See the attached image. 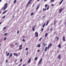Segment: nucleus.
<instances>
[{"label":"nucleus","mask_w":66,"mask_h":66,"mask_svg":"<svg viewBox=\"0 0 66 66\" xmlns=\"http://www.w3.org/2000/svg\"><path fill=\"white\" fill-rule=\"evenodd\" d=\"M22 45H20L19 46V48L21 47H22Z\"/></svg>","instance_id":"c85d7f7f"},{"label":"nucleus","mask_w":66,"mask_h":66,"mask_svg":"<svg viewBox=\"0 0 66 66\" xmlns=\"http://www.w3.org/2000/svg\"><path fill=\"white\" fill-rule=\"evenodd\" d=\"M7 11V10H6L4 12H3L2 13V14H4L6 12V11Z\"/></svg>","instance_id":"f3484780"},{"label":"nucleus","mask_w":66,"mask_h":66,"mask_svg":"<svg viewBox=\"0 0 66 66\" xmlns=\"http://www.w3.org/2000/svg\"><path fill=\"white\" fill-rule=\"evenodd\" d=\"M62 3V2H61L59 4V5H61V4Z\"/></svg>","instance_id":"864d4df0"},{"label":"nucleus","mask_w":66,"mask_h":66,"mask_svg":"<svg viewBox=\"0 0 66 66\" xmlns=\"http://www.w3.org/2000/svg\"><path fill=\"white\" fill-rule=\"evenodd\" d=\"M59 12L60 13L62 12V11H63V8H61L60 9H59Z\"/></svg>","instance_id":"1a4fd4ad"},{"label":"nucleus","mask_w":66,"mask_h":66,"mask_svg":"<svg viewBox=\"0 0 66 66\" xmlns=\"http://www.w3.org/2000/svg\"><path fill=\"white\" fill-rule=\"evenodd\" d=\"M48 6V5L46 4H45V7L46 8Z\"/></svg>","instance_id":"a878e982"},{"label":"nucleus","mask_w":66,"mask_h":66,"mask_svg":"<svg viewBox=\"0 0 66 66\" xmlns=\"http://www.w3.org/2000/svg\"><path fill=\"white\" fill-rule=\"evenodd\" d=\"M6 39V37H5L4 39V40L5 41Z\"/></svg>","instance_id":"c03bdc74"},{"label":"nucleus","mask_w":66,"mask_h":66,"mask_svg":"<svg viewBox=\"0 0 66 66\" xmlns=\"http://www.w3.org/2000/svg\"><path fill=\"white\" fill-rule=\"evenodd\" d=\"M28 50V48H26L25 49V50H26V51H27V50Z\"/></svg>","instance_id":"c9c22d12"},{"label":"nucleus","mask_w":66,"mask_h":66,"mask_svg":"<svg viewBox=\"0 0 66 66\" xmlns=\"http://www.w3.org/2000/svg\"><path fill=\"white\" fill-rule=\"evenodd\" d=\"M59 50H58L57 51V53H59Z\"/></svg>","instance_id":"3c124183"},{"label":"nucleus","mask_w":66,"mask_h":66,"mask_svg":"<svg viewBox=\"0 0 66 66\" xmlns=\"http://www.w3.org/2000/svg\"><path fill=\"white\" fill-rule=\"evenodd\" d=\"M54 5V4H52L51 5V6H53Z\"/></svg>","instance_id":"5fc2aeb1"},{"label":"nucleus","mask_w":66,"mask_h":66,"mask_svg":"<svg viewBox=\"0 0 66 66\" xmlns=\"http://www.w3.org/2000/svg\"><path fill=\"white\" fill-rule=\"evenodd\" d=\"M54 25H55L56 24V21H54Z\"/></svg>","instance_id":"dca6fc26"},{"label":"nucleus","mask_w":66,"mask_h":66,"mask_svg":"<svg viewBox=\"0 0 66 66\" xmlns=\"http://www.w3.org/2000/svg\"><path fill=\"white\" fill-rule=\"evenodd\" d=\"M13 45L12 44H11V48H12L13 47Z\"/></svg>","instance_id":"58836bf2"},{"label":"nucleus","mask_w":66,"mask_h":66,"mask_svg":"<svg viewBox=\"0 0 66 66\" xmlns=\"http://www.w3.org/2000/svg\"><path fill=\"white\" fill-rule=\"evenodd\" d=\"M33 14H34L33 13H32L31 14V16H32L33 15Z\"/></svg>","instance_id":"37998d69"},{"label":"nucleus","mask_w":66,"mask_h":66,"mask_svg":"<svg viewBox=\"0 0 66 66\" xmlns=\"http://www.w3.org/2000/svg\"><path fill=\"white\" fill-rule=\"evenodd\" d=\"M28 51H27V52H26V55H28Z\"/></svg>","instance_id":"e433bc0d"},{"label":"nucleus","mask_w":66,"mask_h":66,"mask_svg":"<svg viewBox=\"0 0 66 66\" xmlns=\"http://www.w3.org/2000/svg\"><path fill=\"white\" fill-rule=\"evenodd\" d=\"M49 47H50V46H48L47 48V49H49Z\"/></svg>","instance_id":"8fccbe9b"},{"label":"nucleus","mask_w":66,"mask_h":66,"mask_svg":"<svg viewBox=\"0 0 66 66\" xmlns=\"http://www.w3.org/2000/svg\"><path fill=\"white\" fill-rule=\"evenodd\" d=\"M37 59H38V58L37 57H36L35 59V61H36Z\"/></svg>","instance_id":"393cba45"},{"label":"nucleus","mask_w":66,"mask_h":66,"mask_svg":"<svg viewBox=\"0 0 66 66\" xmlns=\"http://www.w3.org/2000/svg\"><path fill=\"white\" fill-rule=\"evenodd\" d=\"M22 47L20 48H19V49H20V50H21L22 49Z\"/></svg>","instance_id":"09e8293b"},{"label":"nucleus","mask_w":66,"mask_h":66,"mask_svg":"<svg viewBox=\"0 0 66 66\" xmlns=\"http://www.w3.org/2000/svg\"><path fill=\"white\" fill-rule=\"evenodd\" d=\"M35 5V4H33V5H32V7H34V6Z\"/></svg>","instance_id":"49530a36"},{"label":"nucleus","mask_w":66,"mask_h":66,"mask_svg":"<svg viewBox=\"0 0 66 66\" xmlns=\"http://www.w3.org/2000/svg\"><path fill=\"white\" fill-rule=\"evenodd\" d=\"M56 38H57V39H56V40L57 41V40H59V37H56Z\"/></svg>","instance_id":"5701e85b"},{"label":"nucleus","mask_w":66,"mask_h":66,"mask_svg":"<svg viewBox=\"0 0 66 66\" xmlns=\"http://www.w3.org/2000/svg\"><path fill=\"white\" fill-rule=\"evenodd\" d=\"M62 39L63 40V41H64V42H65V37L63 36L62 38Z\"/></svg>","instance_id":"f8f14e48"},{"label":"nucleus","mask_w":66,"mask_h":66,"mask_svg":"<svg viewBox=\"0 0 66 66\" xmlns=\"http://www.w3.org/2000/svg\"><path fill=\"white\" fill-rule=\"evenodd\" d=\"M19 30H18L17 31V33H19Z\"/></svg>","instance_id":"bf43d9fd"},{"label":"nucleus","mask_w":66,"mask_h":66,"mask_svg":"<svg viewBox=\"0 0 66 66\" xmlns=\"http://www.w3.org/2000/svg\"><path fill=\"white\" fill-rule=\"evenodd\" d=\"M49 6H48L47 7V8L46 9L47 10H49Z\"/></svg>","instance_id":"4c0bfd02"},{"label":"nucleus","mask_w":66,"mask_h":66,"mask_svg":"<svg viewBox=\"0 0 66 66\" xmlns=\"http://www.w3.org/2000/svg\"><path fill=\"white\" fill-rule=\"evenodd\" d=\"M52 31H53V28H51V30H50V31H51V32H52Z\"/></svg>","instance_id":"473e14b6"},{"label":"nucleus","mask_w":66,"mask_h":66,"mask_svg":"<svg viewBox=\"0 0 66 66\" xmlns=\"http://www.w3.org/2000/svg\"><path fill=\"white\" fill-rule=\"evenodd\" d=\"M51 1H52V2H54V1H55V0H51Z\"/></svg>","instance_id":"79ce46f5"},{"label":"nucleus","mask_w":66,"mask_h":66,"mask_svg":"<svg viewBox=\"0 0 66 66\" xmlns=\"http://www.w3.org/2000/svg\"><path fill=\"white\" fill-rule=\"evenodd\" d=\"M42 39V38H40L39 39V41H41V40Z\"/></svg>","instance_id":"f704fd0d"},{"label":"nucleus","mask_w":66,"mask_h":66,"mask_svg":"<svg viewBox=\"0 0 66 66\" xmlns=\"http://www.w3.org/2000/svg\"><path fill=\"white\" fill-rule=\"evenodd\" d=\"M43 60V57H41L39 61V62H38V65H40L41 63H42V60Z\"/></svg>","instance_id":"f03ea898"},{"label":"nucleus","mask_w":66,"mask_h":66,"mask_svg":"<svg viewBox=\"0 0 66 66\" xmlns=\"http://www.w3.org/2000/svg\"><path fill=\"white\" fill-rule=\"evenodd\" d=\"M61 57V55L60 54H59V55L58 56V58H59V59H61V58H60Z\"/></svg>","instance_id":"9b49d317"},{"label":"nucleus","mask_w":66,"mask_h":66,"mask_svg":"<svg viewBox=\"0 0 66 66\" xmlns=\"http://www.w3.org/2000/svg\"><path fill=\"white\" fill-rule=\"evenodd\" d=\"M45 53V52H44L43 53V55H44V53Z\"/></svg>","instance_id":"0e129e2a"},{"label":"nucleus","mask_w":66,"mask_h":66,"mask_svg":"<svg viewBox=\"0 0 66 66\" xmlns=\"http://www.w3.org/2000/svg\"><path fill=\"white\" fill-rule=\"evenodd\" d=\"M15 16V15H14L13 16V18H14V16Z\"/></svg>","instance_id":"69168bd1"},{"label":"nucleus","mask_w":66,"mask_h":66,"mask_svg":"<svg viewBox=\"0 0 66 66\" xmlns=\"http://www.w3.org/2000/svg\"><path fill=\"white\" fill-rule=\"evenodd\" d=\"M5 17V15H4L2 18H4Z\"/></svg>","instance_id":"a18cd8bd"},{"label":"nucleus","mask_w":66,"mask_h":66,"mask_svg":"<svg viewBox=\"0 0 66 66\" xmlns=\"http://www.w3.org/2000/svg\"><path fill=\"white\" fill-rule=\"evenodd\" d=\"M49 23V21H47L46 22V26H47L48 24Z\"/></svg>","instance_id":"aec40b11"},{"label":"nucleus","mask_w":66,"mask_h":66,"mask_svg":"<svg viewBox=\"0 0 66 66\" xmlns=\"http://www.w3.org/2000/svg\"><path fill=\"white\" fill-rule=\"evenodd\" d=\"M26 66V64H24L22 65V66Z\"/></svg>","instance_id":"603ef678"},{"label":"nucleus","mask_w":66,"mask_h":66,"mask_svg":"<svg viewBox=\"0 0 66 66\" xmlns=\"http://www.w3.org/2000/svg\"><path fill=\"white\" fill-rule=\"evenodd\" d=\"M12 53H11L10 54L9 56V58L10 59V58L12 56Z\"/></svg>","instance_id":"0eeeda50"},{"label":"nucleus","mask_w":66,"mask_h":66,"mask_svg":"<svg viewBox=\"0 0 66 66\" xmlns=\"http://www.w3.org/2000/svg\"><path fill=\"white\" fill-rule=\"evenodd\" d=\"M13 55L14 56H16L17 57L18 56V55H18V54L16 53H13Z\"/></svg>","instance_id":"39448f33"},{"label":"nucleus","mask_w":66,"mask_h":66,"mask_svg":"<svg viewBox=\"0 0 66 66\" xmlns=\"http://www.w3.org/2000/svg\"><path fill=\"white\" fill-rule=\"evenodd\" d=\"M22 37H23V38H25V37H24V36H23Z\"/></svg>","instance_id":"4d7b16f0"},{"label":"nucleus","mask_w":66,"mask_h":66,"mask_svg":"<svg viewBox=\"0 0 66 66\" xmlns=\"http://www.w3.org/2000/svg\"><path fill=\"white\" fill-rule=\"evenodd\" d=\"M45 25H46V23H44L42 27L43 28H44V27H45Z\"/></svg>","instance_id":"6ab92c4d"},{"label":"nucleus","mask_w":66,"mask_h":66,"mask_svg":"<svg viewBox=\"0 0 66 66\" xmlns=\"http://www.w3.org/2000/svg\"><path fill=\"white\" fill-rule=\"evenodd\" d=\"M39 6H40V4H38L37 6V8H36V11H37V10H38V9H39Z\"/></svg>","instance_id":"7ed1b4c3"},{"label":"nucleus","mask_w":66,"mask_h":66,"mask_svg":"<svg viewBox=\"0 0 66 66\" xmlns=\"http://www.w3.org/2000/svg\"><path fill=\"white\" fill-rule=\"evenodd\" d=\"M40 0H37V1H38V2Z\"/></svg>","instance_id":"680f3d73"},{"label":"nucleus","mask_w":66,"mask_h":66,"mask_svg":"<svg viewBox=\"0 0 66 66\" xmlns=\"http://www.w3.org/2000/svg\"><path fill=\"white\" fill-rule=\"evenodd\" d=\"M9 55H10V52L7 53L6 54V56H9Z\"/></svg>","instance_id":"9d476101"},{"label":"nucleus","mask_w":66,"mask_h":66,"mask_svg":"<svg viewBox=\"0 0 66 66\" xmlns=\"http://www.w3.org/2000/svg\"><path fill=\"white\" fill-rule=\"evenodd\" d=\"M47 47H45V50H44V51H45V52H46V51H47Z\"/></svg>","instance_id":"ddd939ff"},{"label":"nucleus","mask_w":66,"mask_h":66,"mask_svg":"<svg viewBox=\"0 0 66 66\" xmlns=\"http://www.w3.org/2000/svg\"><path fill=\"white\" fill-rule=\"evenodd\" d=\"M7 35V33H6L4 34V36H6Z\"/></svg>","instance_id":"7c9ffc66"},{"label":"nucleus","mask_w":66,"mask_h":66,"mask_svg":"<svg viewBox=\"0 0 66 66\" xmlns=\"http://www.w3.org/2000/svg\"><path fill=\"white\" fill-rule=\"evenodd\" d=\"M46 11V9H45L44 8H43V11Z\"/></svg>","instance_id":"ea45409f"},{"label":"nucleus","mask_w":66,"mask_h":66,"mask_svg":"<svg viewBox=\"0 0 66 66\" xmlns=\"http://www.w3.org/2000/svg\"><path fill=\"white\" fill-rule=\"evenodd\" d=\"M6 63H7L8 62V60H6L5 61Z\"/></svg>","instance_id":"a19ab883"},{"label":"nucleus","mask_w":66,"mask_h":66,"mask_svg":"<svg viewBox=\"0 0 66 66\" xmlns=\"http://www.w3.org/2000/svg\"><path fill=\"white\" fill-rule=\"evenodd\" d=\"M7 53V51H6L5 52V53Z\"/></svg>","instance_id":"e2e57ef3"},{"label":"nucleus","mask_w":66,"mask_h":66,"mask_svg":"<svg viewBox=\"0 0 66 66\" xmlns=\"http://www.w3.org/2000/svg\"><path fill=\"white\" fill-rule=\"evenodd\" d=\"M43 45L44 46V47H45L47 45V44H45V42H43Z\"/></svg>","instance_id":"423d86ee"},{"label":"nucleus","mask_w":66,"mask_h":66,"mask_svg":"<svg viewBox=\"0 0 66 66\" xmlns=\"http://www.w3.org/2000/svg\"><path fill=\"white\" fill-rule=\"evenodd\" d=\"M63 0H62V1H61V2H62V3L63 2Z\"/></svg>","instance_id":"338daca9"},{"label":"nucleus","mask_w":66,"mask_h":66,"mask_svg":"<svg viewBox=\"0 0 66 66\" xmlns=\"http://www.w3.org/2000/svg\"><path fill=\"white\" fill-rule=\"evenodd\" d=\"M34 27H33V28H32V31H35V29Z\"/></svg>","instance_id":"b1692460"},{"label":"nucleus","mask_w":66,"mask_h":66,"mask_svg":"<svg viewBox=\"0 0 66 66\" xmlns=\"http://www.w3.org/2000/svg\"><path fill=\"white\" fill-rule=\"evenodd\" d=\"M6 27H5L3 28V31H4V29H6Z\"/></svg>","instance_id":"2f4dec72"},{"label":"nucleus","mask_w":66,"mask_h":66,"mask_svg":"<svg viewBox=\"0 0 66 66\" xmlns=\"http://www.w3.org/2000/svg\"><path fill=\"white\" fill-rule=\"evenodd\" d=\"M22 61V59H21L20 60V62L21 63Z\"/></svg>","instance_id":"bb28decb"},{"label":"nucleus","mask_w":66,"mask_h":66,"mask_svg":"<svg viewBox=\"0 0 66 66\" xmlns=\"http://www.w3.org/2000/svg\"><path fill=\"white\" fill-rule=\"evenodd\" d=\"M45 38H46V37H47V36H48V33H46V34H45Z\"/></svg>","instance_id":"2eb2a0df"},{"label":"nucleus","mask_w":66,"mask_h":66,"mask_svg":"<svg viewBox=\"0 0 66 66\" xmlns=\"http://www.w3.org/2000/svg\"><path fill=\"white\" fill-rule=\"evenodd\" d=\"M8 6L7 3H6L4 5V7H3L2 9H1V10H3V9H4L3 11H5V10L7 7Z\"/></svg>","instance_id":"f257e3e1"},{"label":"nucleus","mask_w":66,"mask_h":66,"mask_svg":"<svg viewBox=\"0 0 66 66\" xmlns=\"http://www.w3.org/2000/svg\"><path fill=\"white\" fill-rule=\"evenodd\" d=\"M40 44H41L40 43L37 45V47H38V48H39V47H40Z\"/></svg>","instance_id":"6e6552de"},{"label":"nucleus","mask_w":66,"mask_h":66,"mask_svg":"<svg viewBox=\"0 0 66 66\" xmlns=\"http://www.w3.org/2000/svg\"><path fill=\"white\" fill-rule=\"evenodd\" d=\"M45 15H44L43 16V18H45Z\"/></svg>","instance_id":"6e6d98bb"},{"label":"nucleus","mask_w":66,"mask_h":66,"mask_svg":"<svg viewBox=\"0 0 66 66\" xmlns=\"http://www.w3.org/2000/svg\"><path fill=\"white\" fill-rule=\"evenodd\" d=\"M32 0H30V1L28 3L29 4L32 2Z\"/></svg>","instance_id":"4be33fe9"},{"label":"nucleus","mask_w":66,"mask_h":66,"mask_svg":"<svg viewBox=\"0 0 66 66\" xmlns=\"http://www.w3.org/2000/svg\"><path fill=\"white\" fill-rule=\"evenodd\" d=\"M37 52H39V50H37Z\"/></svg>","instance_id":"13d9d810"},{"label":"nucleus","mask_w":66,"mask_h":66,"mask_svg":"<svg viewBox=\"0 0 66 66\" xmlns=\"http://www.w3.org/2000/svg\"><path fill=\"white\" fill-rule=\"evenodd\" d=\"M15 45H17V43H15Z\"/></svg>","instance_id":"052dcab7"},{"label":"nucleus","mask_w":66,"mask_h":66,"mask_svg":"<svg viewBox=\"0 0 66 66\" xmlns=\"http://www.w3.org/2000/svg\"><path fill=\"white\" fill-rule=\"evenodd\" d=\"M30 4H29L28 3L27 4V5H26V7H27H27H28V6H29V5Z\"/></svg>","instance_id":"c756f323"},{"label":"nucleus","mask_w":66,"mask_h":66,"mask_svg":"<svg viewBox=\"0 0 66 66\" xmlns=\"http://www.w3.org/2000/svg\"><path fill=\"white\" fill-rule=\"evenodd\" d=\"M58 47L59 48H61V44H59L58 46Z\"/></svg>","instance_id":"a211bd4d"},{"label":"nucleus","mask_w":66,"mask_h":66,"mask_svg":"<svg viewBox=\"0 0 66 66\" xmlns=\"http://www.w3.org/2000/svg\"><path fill=\"white\" fill-rule=\"evenodd\" d=\"M43 31H44V28H42V29H41V31L42 32H43Z\"/></svg>","instance_id":"72a5a7b5"},{"label":"nucleus","mask_w":66,"mask_h":66,"mask_svg":"<svg viewBox=\"0 0 66 66\" xmlns=\"http://www.w3.org/2000/svg\"><path fill=\"white\" fill-rule=\"evenodd\" d=\"M52 44L51 43H50L48 45V46H49L50 47H51V46H52Z\"/></svg>","instance_id":"412c9836"},{"label":"nucleus","mask_w":66,"mask_h":66,"mask_svg":"<svg viewBox=\"0 0 66 66\" xmlns=\"http://www.w3.org/2000/svg\"><path fill=\"white\" fill-rule=\"evenodd\" d=\"M31 61V59H30L28 61V63H30Z\"/></svg>","instance_id":"4468645a"},{"label":"nucleus","mask_w":66,"mask_h":66,"mask_svg":"<svg viewBox=\"0 0 66 66\" xmlns=\"http://www.w3.org/2000/svg\"><path fill=\"white\" fill-rule=\"evenodd\" d=\"M16 1H17L16 0H15L14 2V4L16 2Z\"/></svg>","instance_id":"cd10ccee"},{"label":"nucleus","mask_w":66,"mask_h":66,"mask_svg":"<svg viewBox=\"0 0 66 66\" xmlns=\"http://www.w3.org/2000/svg\"><path fill=\"white\" fill-rule=\"evenodd\" d=\"M35 35L36 37H38V33L36 32L35 33Z\"/></svg>","instance_id":"20e7f679"},{"label":"nucleus","mask_w":66,"mask_h":66,"mask_svg":"<svg viewBox=\"0 0 66 66\" xmlns=\"http://www.w3.org/2000/svg\"><path fill=\"white\" fill-rule=\"evenodd\" d=\"M22 40L23 42H25V40H24V39H23Z\"/></svg>","instance_id":"de8ad7c7"},{"label":"nucleus","mask_w":66,"mask_h":66,"mask_svg":"<svg viewBox=\"0 0 66 66\" xmlns=\"http://www.w3.org/2000/svg\"><path fill=\"white\" fill-rule=\"evenodd\" d=\"M44 1H47V0H44Z\"/></svg>","instance_id":"774afa93"}]
</instances>
